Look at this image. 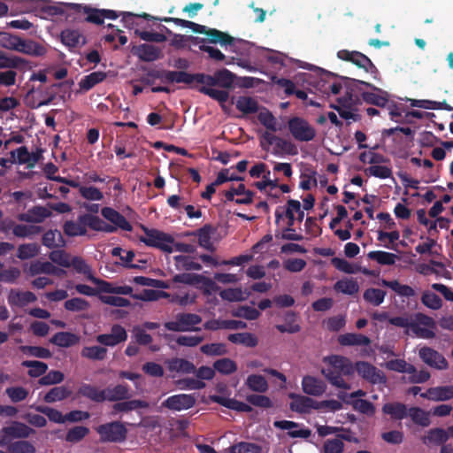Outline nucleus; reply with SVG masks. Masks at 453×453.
<instances>
[{
  "mask_svg": "<svg viewBox=\"0 0 453 453\" xmlns=\"http://www.w3.org/2000/svg\"><path fill=\"white\" fill-rule=\"evenodd\" d=\"M168 77V83H185L191 84L195 82V73H189L185 71H170L166 73Z\"/></svg>",
  "mask_w": 453,
  "mask_h": 453,
  "instance_id": "nucleus-59",
  "label": "nucleus"
},
{
  "mask_svg": "<svg viewBox=\"0 0 453 453\" xmlns=\"http://www.w3.org/2000/svg\"><path fill=\"white\" fill-rule=\"evenodd\" d=\"M174 265L178 271H200L202 265L194 261L193 257L185 255L173 257Z\"/></svg>",
  "mask_w": 453,
  "mask_h": 453,
  "instance_id": "nucleus-38",
  "label": "nucleus"
},
{
  "mask_svg": "<svg viewBox=\"0 0 453 453\" xmlns=\"http://www.w3.org/2000/svg\"><path fill=\"white\" fill-rule=\"evenodd\" d=\"M334 289L346 295H355L359 290L357 280L353 279L338 280L334 285Z\"/></svg>",
  "mask_w": 453,
  "mask_h": 453,
  "instance_id": "nucleus-61",
  "label": "nucleus"
},
{
  "mask_svg": "<svg viewBox=\"0 0 453 453\" xmlns=\"http://www.w3.org/2000/svg\"><path fill=\"white\" fill-rule=\"evenodd\" d=\"M420 396L433 402H445L453 399V385L429 388Z\"/></svg>",
  "mask_w": 453,
  "mask_h": 453,
  "instance_id": "nucleus-18",
  "label": "nucleus"
},
{
  "mask_svg": "<svg viewBox=\"0 0 453 453\" xmlns=\"http://www.w3.org/2000/svg\"><path fill=\"white\" fill-rule=\"evenodd\" d=\"M105 401L117 402L130 397V388L127 384H118L112 388H104Z\"/></svg>",
  "mask_w": 453,
  "mask_h": 453,
  "instance_id": "nucleus-30",
  "label": "nucleus"
},
{
  "mask_svg": "<svg viewBox=\"0 0 453 453\" xmlns=\"http://www.w3.org/2000/svg\"><path fill=\"white\" fill-rule=\"evenodd\" d=\"M141 228L144 232V235L139 237L141 242L165 253H172L173 251L174 238L173 235L156 228H149L143 225L141 226Z\"/></svg>",
  "mask_w": 453,
  "mask_h": 453,
  "instance_id": "nucleus-4",
  "label": "nucleus"
},
{
  "mask_svg": "<svg viewBox=\"0 0 453 453\" xmlns=\"http://www.w3.org/2000/svg\"><path fill=\"white\" fill-rule=\"evenodd\" d=\"M21 365L29 368L27 374L32 378L42 376L48 370L47 364L42 361L26 360L21 363Z\"/></svg>",
  "mask_w": 453,
  "mask_h": 453,
  "instance_id": "nucleus-48",
  "label": "nucleus"
},
{
  "mask_svg": "<svg viewBox=\"0 0 453 453\" xmlns=\"http://www.w3.org/2000/svg\"><path fill=\"white\" fill-rule=\"evenodd\" d=\"M107 352V349L104 346H86L81 349V356L90 360L102 361L105 359Z\"/></svg>",
  "mask_w": 453,
  "mask_h": 453,
  "instance_id": "nucleus-44",
  "label": "nucleus"
},
{
  "mask_svg": "<svg viewBox=\"0 0 453 453\" xmlns=\"http://www.w3.org/2000/svg\"><path fill=\"white\" fill-rule=\"evenodd\" d=\"M52 215L51 211L42 205H35L27 212L19 213L17 219L27 223H42L47 218Z\"/></svg>",
  "mask_w": 453,
  "mask_h": 453,
  "instance_id": "nucleus-17",
  "label": "nucleus"
},
{
  "mask_svg": "<svg viewBox=\"0 0 453 453\" xmlns=\"http://www.w3.org/2000/svg\"><path fill=\"white\" fill-rule=\"evenodd\" d=\"M77 394L95 403H103L105 401L104 389H99L96 386L88 383H82L78 388Z\"/></svg>",
  "mask_w": 453,
  "mask_h": 453,
  "instance_id": "nucleus-31",
  "label": "nucleus"
},
{
  "mask_svg": "<svg viewBox=\"0 0 453 453\" xmlns=\"http://www.w3.org/2000/svg\"><path fill=\"white\" fill-rule=\"evenodd\" d=\"M37 300L36 296L31 291H20L11 289L7 296L8 303L11 307L22 308L26 305L35 303Z\"/></svg>",
  "mask_w": 453,
  "mask_h": 453,
  "instance_id": "nucleus-20",
  "label": "nucleus"
},
{
  "mask_svg": "<svg viewBox=\"0 0 453 453\" xmlns=\"http://www.w3.org/2000/svg\"><path fill=\"white\" fill-rule=\"evenodd\" d=\"M367 257L376 261L378 264L382 265H392L395 263L397 256L394 253H389L381 250L370 251Z\"/></svg>",
  "mask_w": 453,
  "mask_h": 453,
  "instance_id": "nucleus-53",
  "label": "nucleus"
},
{
  "mask_svg": "<svg viewBox=\"0 0 453 453\" xmlns=\"http://www.w3.org/2000/svg\"><path fill=\"white\" fill-rule=\"evenodd\" d=\"M206 35L211 43H220L221 46H231L234 43V37L216 28H208Z\"/></svg>",
  "mask_w": 453,
  "mask_h": 453,
  "instance_id": "nucleus-40",
  "label": "nucleus"
},
{
  "mask_svg": "<svg viewBox=\"0 0 453 453\" xmlns=\"http://www.w3.org/2000/svg\"><path fill=\"white\" fill-rule=\"evenodd\" d=\"M320 75L319 78L314 81L312 83L318 91L324 96H330V85L333 80L340 79L344 82L343 76H339L332 72L325 71L319 68Z\"/></svg>",
  "mask_w": 453,
  "mask_h": 453,
  "instance_id": "nucleus-23",
  "label": "nucleus"
},
{
  "mask_svg": "<svg viewBox=\"0 0 453 453\" xmlns=\"http://www.w3.org/2000/svg\"><path fill=\"white\" fill-rule=\"evenodd\" d=\"M167 368L170 372H176L184 374L195 373V365L184 358L173 357L166 361Z\"/></svg>",
  "mask_w": 453,
  "mask_h": 453,
  "instance_id": "nucleus-32",
  "label": "nucleus"
},
{
  "mask_svg": "<svg viewBox=\"0 0 453 453\" xmlns=\"http://www.w3.org/2000/svg\"><path fill=\"white\" fill-rule=\"evenodd\" d=\"M230 453H260L261 447L253 442L240 441L229 448Z\"/></svg>",
  "mask_w": 453,
  "mask_h": 453,
  "instance_id": "nucleus-64",
  "label": "nucleus"
},
{
  "mask_svg": "<svg viewBox=\"0 0 453 453\" xmlns=\"http://www.w3.org/2000/svg\"><path fill=\"white\" fill-rule=\"evenodd\" d=\"M73 9V12L76 14H86L85 21L96 25H102L104 23L102 9L92 8L88 5L73 4L70 5Z\"/></svg>",
  "mask_w": 453,
  "mask_h": 453,
  "instance_id": "nucleus-25",
  "label": "nucleus"
},
{
  "mask_svg": "<svg viewBox=\"0 0 453 453\" xmlns=\"http://www.w3.org/2000/svg\"><path fill=\"white\" fill-rule=\"evenodd\" d=\"M324 362L328 364L326 368L321 370L325 378L338 388L349 389V384L342 378L343 375L349 376L354 372V366L349 359L342 356L332 355L326 357Z\"/></svg>",
  "mask_w": 453,
  "mask_h": 453,
  "instance_id": "nucleus-2",
  "label": "nucleus"
},
{
  "mask_svg": "<svg viewBox=\"0 0 453 453\" xmlns=\"http://www.w3.org/2000/svg\"><path fill=\"white\" fill-rule=\"evenodd\" d=\"M196 404V397L193 395L178 394L166 398L162 403V407L171 411H180L188 410Z\"/></svg>",
  "mask_w": 453,
  "mask_h": 453,
  "instance_id": "nucleus-15",
  "label": "nucleus"
},
{
  "mask_svg": "<svg viewBox=\"0 0 453 453\" xmlns=\"http://www.w3.org/2000/svg\"><path fill=\"white\" fill-rule=\"evenodd\" d=\"M245 385L254 392L264 394L268 390L266 379L260 374H250L245 380Z\"/></svg>",
  "mask_w": 453,
  "mask_h": 453,
  "instance_id": "nucleus-39",
  "label": "nucleus"
},
{
  "mask_svg": "<svg viewBox=\"0 0 453 453\" xmlns=\"http://www.w3.org/2000/svg\"><path fill=\"white\" fill-rule=\"evenodd\" d=\"M73 85V81H65L53 83L45 88L40 86L37 90L42 95V100L38 103L37 107L50 104L58 96L65 101L66 95L71 96Z\"/></svg>",
  "mask_w": 453,
  "mask_h": 453,
  "instance_id": "nucleus-8",
  "label": "nucleus"
},
{
  "mask_svg": "<svg viewBox=\"0 0 453 453\" xmlns=\"http://www.w3.org/2000/svg\"><path fill=\"white\" fill-rule=\"evenodd\" d=\"M302 387L304 393L315 396L321 395L326 388L323 380L310 375L303 378Z\"/></svg>",
  "mask_w": 453,
  "mask_h": 453,
  "instance_id": "nucleus-27",
  "label": "nucleus"
},
{
  "mask_svg": "<svg viewBox=\"0 0 453 453\" xmlns=\"http://www.w3.org/2000/svg\"><path fill=\"white\" fill-rule=\"evenodd\" d=\"M105 78L106 73L104 72H93L81 80L79 82L80 88L84 91H88L98 83L104 81Z\"/></svg>",
  "mask_w": 453,
  "mask_h": 453,
  "instance_id": "nucleus-41",
  "label": "nucleus"
},
{
  "mask_svg": "<svg viewBox=\"0 0 453 453\" xmlns=\"http://www.w3.org/2000/svg\"><path fill=\"white\" fill-rule=\"evenodd\" d=\"M53 268L54 265L50 262H42L40 260H36L31 263L28 271L31 276H35L42 273L50 275V273H53Z\"/></svg>",
  "mask_w": 453,
  "mask_h": 453,
  "instance_id": "nucleus-63",
  "label": "nucleus"
},
{
  "mask_svg": "<svg viewBox=\"0 0 453 453\" xmlns=\"http://www.w3.org/2000/svg\"><path fill=\"white\" fill-rule=\"evenodd\" d=\"M134 18H142L146 20H158V21H164L166 23L173 22L177 26H180L183 27L190 28L193 32L198 33V34H204L206 35L208 27H206L203 25L196 24L193 21L179 19V18H173V17H156L152 16L149 13L143 12L141 15H136L132 12H122V21L126 24L133 23V20Z\"/></svg>",
  "mask_w": 453,
  "mask_h": 453,
  "instance_id": "nucleus-5",
  "label": "nucleus"
},
{
  "mask_svg": "<svg viewBox=\"0 0 453 453\" xmlns=\"http://www.w3.org/2000/svg\"><path fill=\"white\" fill-rule=\"evenodd\" d=\"M408 416L413 423L422 427H427L431 424L429 412L424 411L420 407H411L408 411Z\"/></svg>",
  "mask_w": 453,
  "mask_h": 453,
  "instance_id": "nucleus-45",
  "label": "nucleus"
},
{
  "mask_svg": "<svg viewBox=\"0 0 453 453\" xmlns=\"http://www.w3.org/2000/svg\"><path fill=\"white\" fill-rule=\"evenodd\" d=\"M409 409L404 403L395 402L385 403L382 407L384 414L389 415L391 418L402 420L408 417Z\"/></svg>",
  "mask_w": 453,
  "mask_h": 453,
  "instance_id": "nucleus-36",
  "label": "nucleus"
},
{
  "mask_svg": "<svg viewBox=\"0 0 453 453\" xmlns=\"http://www.w3.org/2000/svg\"><path fill=\"white\" fill-rule=\"evenodd\" d=\"M355 369L360 377L371 384H385L387 381L384 372L366 361H357Z\"/></svg>",
  "mask_w": 453,
  "mask_h": 453,
  "instance_id": "nucleus-12",
  "label": "nucleus"
},
{
  "mask_svg": "<svg viewBox=\"0 0 453 453\" xmlns=\"http://www.w3.org/2000/svg\"><path fill=\"white\" fill-rule=\"evenodd\" d=\"M135 54L145 62H153L161 58V50L155 45L143 43L137 47Z\"/></svg>",
  "mask_w": 453,
  "mask_h": 453,
  "instance_id": "nucleus-33",
  "label": "nucleus"
},
{
  "mask_svg": "<svg viewBox=\"0 0 453 453\" xmlns=\"http://www.w3.org/2000/svg\"><path fill=\"white\" fill-rule=\"evenodd\" d=\"M10 453H35V447L28 441L18 440L12 442L7 441L5 446Z\"/></svg>",
  "mask_w": 453,
  "mask_h": 453,
  "instance_id": "nucleus-49",
  "label": "nucleus"
},
{
  "mask_svg": "<svg viewBox=\"0 0 453 453\" xmlns=\"http://www.w3.org/2000/svg\"><path fill=\"white\" fill-rule=\"evenodd\" d=\"M201 322V316L195 313L182 312L175 316V320L165 322L164 326L173 332H197L201 329L196 326Z\"/></svg>",
  "mask_w": 453,
  "mask_h": 453,
  "instance_id": "nucleus-9",
  "label": "nucleus"
},
{
  "mask_svg": "<svg viewBox=\"0 0 453 453\" xmlns=\"http://www.w3.org/2000/svg\"><path fill=\"white\" fill-rule=\"evenodd\" d=\"M88 434L89 429L88 427L76 426L67 431L65 440L71 443H77L83 440Z\"/></svg>",
  "mask_w": 453,
  "mask_h": 453,
  "instance_id": "nucleus-60",
  "label": "nucleus"
},
{
  "mask_svg": "<svg viewBox=\"0 0 453 453\" xmlns=\"http://www.w3.org/2000/svg\"><path fill=\"white\" fill-rule=\"evenodd\" d=\"M64 307L68 311L79 312L88 310L90 304L86 299L81 297H73L66 300L64 303Z\"/></svg>",
  "mask_w": 453,
  "mask_h": 453,
  "instance_id": "nucleus-62",
  "label": "nucleus"
},
{
  "mask_svg": "<svg viewBox=\"0 0 453 453\" xmlns=\"http://www.w3.org/2000/svg\"><path fill=\"white\" fill-rule=\"evenodd\" d=\"M286 324L276 325V329L280 333L296 334L301 330V326L296 323V314L294 311H288L284 316Z\"/></svg>",
  "mask_w": 453,
  "mask_h": 453,
  "instance_id": "nucleus-46",
  "label": "nucleus"
},
{
  "mask_svg": "<svg viewBox=\"0 0 453 453\" xmlns=\"http://www.w3.org/2000/svg\"><path fill=\"white\" fill-rule=\"evenodd\" d=\"M211 399L213 403H219L226 408L240 412H250L252 408L250 404L238 401L234 398H227L221 395H211Z\"/></svg>",
  "mask_w": 453,
  "mask_h": 453,
  "instance_id": "nucleus-28",
  "label": "nucleus"
},
{
  "mask_svg": "<svg viewBox=\"0 0 453 453\" xmlns=\"http://www.w3.org/2000/svg\"><path fill=\"white\" fill-rule=\"evenodd\" d=\"M148 405V403L143 400L134 399L117 403L114 404L113 409L116 411L127 412L137 409L147 408Z\"/></svg>",
  "mask_w": 453,
  "mask_h": 453,
  "instance_id": "nucleus-55",
  "label": "nucleus"
},
{
  "mask_svg": "<svg viewBox=\"0 0 453 453\" xmlns=\"http://www.w3.org/2000/svg\"><path fill=\"white\" fill-rule=\"evenodd\" d=\"M419 358L428 366L437 370H446L449 363L437 350L431 347L424 346L418 349Z\"/></svg>",
  "mask_w": 453,
  "mask_h": 453,
  "instance_id": "nucleus-14",
  "label": "nucleus"
},
{
  "mask_svg": "<svg viewBox=\"0 0 453 453\" xmlns=\"http://www.w3.org/2000/svg\"><path fill=\"white\" fill-rule=\"evenodd\" d=\"M288 129L292 136L299 142H310L314 139L316 130L307 120L300 117H293L288 120Z\"/></svg>",
  "mask_w": 453,
  "mask_h": 453,
  "instance_id": "nucleus-10",
  "label": "nucleus"
},
{
  "mask_svg": "<svg viewBox=\"0 0 453 453\" xmlns=\"http://www.w3.org/2000/svg\"><path fill=\"white\" fill-rule=\"evenodd\" d=\"M337 341L342 346H368L371 343L369 337L354 333L341 334L338 336Z\"/></svg>",
  "mask_w": 453,
  "mask_h": 453,
  "instance_id": "nucleus-34",
  "label": "nucleus"
},
{
  "mask_svg": "<svg viewBox=\"0 0 453 453\" xmlns=\"http://www.w3.org/2000/svg\"><path fill=\"white\" fill-rule=\"evenodd\" d=\"M71 395V391L64 386L52 388L43 397L46 403H55L62 401Z\"/></svg>",
  "mask_w": 453,
  "mask_h": 453,
  "instance_id": "nucleus-54",
  "label": "nucleus"
},
{
  "mask_svg": "<svg viewBox=\"0 0 453 453\" xmlns=\"http://www.w3.org/2000/svg\"><path fill=\"white\" fill-rule=\"evenodd\" d=\"M14 50L34 57H41L46 53V49L33 40H24L18 37Z\"/></svg>",
  "mask_w": 453,
  "mask_h": 453,
  "instance_id": "nucleus-21",
  "label": "nucleus"
},
{
  "mask_svg": "<svg viewBox=\"0 0 453 453\" xmlns=\"http://www.w3.org/2000/svg\"><path fill=\"white\" fill-rule=\"evenodd\" d=\"M40 252V246L35 242L23 243L18 247L17 257L27 260L36 257Z\"/></svg>",
  "mask_w": 453,
  "mask_h": 453,
  "instance_id": "nucleus-50",
  "label": "nucleus"
},
{
  "mask_svg": "<svg viewBox=\"0 0 453 453\" xmlns=\"http://www.w3.org/2000/svg\"><path fill=\"white\" fill-rule=\"evenodd\" d=\"M80 338L77 334L70 332L56 333L50 339V342L62 348H69L77 344Z\"/></svg>",
  "mask_w": 453,
  "mask_h": 453,
  "instance_id": "nucleus-37",
  "label": "nucleus"
},
{
  "mask_svg": "<svg viewBox=\"0 0 453 453\" xmlns=\"http://www.w3.org/2000/svg\"><path fill=\"white\" fill-rule=\"evenodd\" d=\"M228 341L234 344H242L245 347L254 348L257 345V338L251 333L231 334L227 337Z\"/></svg>",
  "mask_w": 453,
  "mask_h": 453,
  "instance_id": "nucleus-42",
  "label": "nucleus"
},
{
  "mask_svg": "<svg viewBox=\"0 0 453 453\" xmlns=\"http://www.w3.org/2000/svg\"><path fill=\"white\" fill-rule=\"evenodd\" d=\"M380 284L383 287L389 288L401 297L411 298L416 296L415 290L411 286L401 284L397 280H388L382 279Z\"/></svg>",
  "mask_w": 453,
  "mask_h": 453,
  "instance_id": "nucleus-35",
  "label": "nucleus"
},
{
  "mask_svg": "<svg viewBox=\"0 0 453 453\" xmlns=\"http://www.w3.org/2000/svg\"><path fill=\"white\" fill-rule=\"evenodd\" d=\"M449 438V431L443 428H432L426 435L422 438L424 444L427 446H439L443 445Z\"/></svg>",
  "mask_w": 453,
  "mask_h": 453,
  "instance_id": "nucleus-29",
  "label": "nucleus"
},
{
  "mask_svg": "<svg viewBox=\"0 0 453 453\" xmlns=\"http://www.w3.org/2000/svg\"><path fill=\"white\" fill-rule=\"evenodd\" d=\"M386 294V291L382 289L370 288L364 292L363 297L365 302L373 306H379L383 303Z\"/></svg>",
  "mask_w": 453,
  "mask_h": 453,
  "instance_id": "nucleus-56",
  "label": "nucleus"
},
{
  "mask_svg": "<svg viewBox=\"0 0 453 453\" xmlns=\"http://www.w3.org/2000/svg\"><path fill=\"white\" fill-rule=\"evenodd\" d=\"M42 231V227L40 226L16 224L13 229V235L18 238H32Z\"/></svg>",
  "mask_w": 453,
  "mask_h": 453,
  "instance_id": "nucleus-47",
  "label": "nucleus"
},
{
  "mask_svg": "<svg viewBox=\"0 0 453 453\" xmlns=\"http://www.w3.org/2000/svg\"><path fill=\"white\" fill-rule=\"evenodd\" d=\"M42 243L49 249L62 247L65 244L61 232L58 229L47 231L42 235Z\"/></svg>",
  "mask_w": 453,
  "mask_h": 453,
  "instance_id": "nucleus-43",
  "label": "nucleus"
},
{
  "mask_svg": "<svg viewBox=\"0 0 453 453\" xmlns=\"http://www.w3.org/2000/svg\"><path fill=\"white\" fill-rule=\"evenodd\" d=\"M235 106L237 110L244 114H252L258 111V104L257 100L250 96H240Z\"/></svg>",
  "mask_w": 453,
  "mask_h": 453,
  "instance_id": "nucleus-51",
  "label": "nucleus"
},
{
  "mask_svg": "<svg viewBox=\"0 0 453 453\" xmlns=\"http://www.w3.org/2000/svg\"><path fill=\"white\" fill-rule=\"evenodd\" d=\"M102 216L110 221L112 225H110L100 219L98 216L96 217L95 226L93 230L104 232V233H114L118 228L131 232L133 230L132 225L127 220V219L120 214L118 211L111 207H104L101 210Z\"/></svg>",
  "mask_w": 453,
  "mask_h": 453,
  "instance_id": "nucleus-3",
  "label": "nucleus"
},
{
  "mask_svg": "<svg viewBox=\"0 0 453 453\" xmlns=\"http://www.w3.org/2000/svg\"><path fill=\"white\" fill-rule=\"evenodd\" d=\"M337 57L342 60L351 62L357 67L364 69L366 73H378V69L372 62V60L366 55L359 51L341 50L337 52Z\"/></svg>",
  "mask_w": 453,
  "mask_h": 453,
  "instance_id": "nucleus-11",
  "label": "nucleus"
},
{
  "mask_svg": "<svg viewBox=\"0 0 453 453\" xmlns=\"http://www.w3.org/2000/svg\"><path fill=\"white\" fill-rule=\"evenodd\" d=\"M213 368L223 375H230L236 372L237 365L234 360L228 357H224L216 360L213 363Z\"/></svg>",
  "mask_w": 453,
  "mask_h": 453,
  "instance_id": "nucleus-52",
  "label": "nucleus"
},
{
  "mask_svg": "<svg viewBox=\"0 0 453 453\" xmlns=\"http://www.w3.org/2000/svg\"><path fill=\"white\" fill-rule=\"evenodd\" d=\"M292 402L290 403V409L299 413H309L311 410H316L317 401L304 395L290 394Z\"/></svg>",
  "mask_w": 453,
  "mask_h": 453,
  "instance_id": "nucleus-22",
  "label": "nucleus"
},
{
  "mask_svg": "<svg viewBox=\"0 0 453 453\" xmlns=\"http://www.w3.org/2000/svg\"><path fill=\"white\" fill-rule=\"evenodd\" d=\"M101 442L121 443L127 440V429L120 421H111L96 428Z\"/></svg>",
  "mask_w": 453,
  "mask_h": 453,
  "instance_id": "nucleus-6",
  "label": "nucleus"
},
{
  "mask_svg": "<svg viewBox=\"0 0 453 453\" xmlns=\"http://www.w3.org/2000/svg\"><path fill=\"white\" fill-rule=\"evenodd\" d=\"M215 232L216 227L211 224H205L196 232L188 233L187 235H196L198 237L199 245L207 250L212 251L214 248L211 242V235Z\"/></svg>",
  "mask_w": 453,
  "mask_h": 453,
  "instance_id": "nucleus-24",
  "label": "nucleus"
},
{
  "mask_svg": "<svg viewBox=\"0 0 453 453\" xmlns=\"http://www.w3.org/2000/svg\"><path fill=\"white\" fill-rule=\"evenodd\" d=\"M216 84L224 88H230L234 81V74L223 68L215 72Z\"/></svg>",
  "mask_w": 453,
  "mask_h": 453,
  "instance_id": "nucleus-58",
  "label": "nucleus"
},
{
  "mask_svg": "<svg viewBox=\"0 0 453 453\" xmlns=\"http://www.w3.org/2000/svg\"><path fill=\"white\" fill-rule=\"evenodd\" d=\"M344 79V88H348L349 96L342 99L346 105L358 104L364 101L368 104H372L380 108H385L388 104L390 95L372 83L349 77Z\"/></svg>",
  "mask_w": 453,
  "mask_h": 453,
  "instance_id": "nucleus-1",
  "label": "nucleus"
},
{
  "mask_svg": "<svg viewBox=\"0 0 453 453\" xmlns=\"http://www.w3.org/2000/svg\"><path fill=\"white\" fill-rule=\"evenodd\" d=\"M436 324L432 317L422 312L411 314L409 323L410 329L417 337L422 339H433L435 337Z\"/></svg>",
  "mask_w": 453,
  "mask_h": 453,
  "instance_id": "nucleus-7",
  "label": "nucleus"
},
{
  "mask_svg": "<svg viewBox=\"0 0 453 453\" xmlns=\"http://www.w3.org/2000/svg\"><path fill=\"white\" fill-rule=\"evenodd\" d=\"M31 67L30 62L26 58L8 55L6 52L0 50V69H19L25 71Z\"/></svg>",
  "mask_w": 453,
  "mask_h": 453,
  "instance_id": "nucleus-19",
  "label": "nucleus"
},
{
  "mask_svg": "<svg viewBox=\"0 0 453 453\" xmlns=\"http://www.w3.org/2000/svg\"><path fill=\"white\" fill-rule=\"evenodd\" d=\"M61 42L69 48H76L81 43L82 38L81 33L77 30L65 29L61 32Z\"/></svg>",
  "mask_w": 453,
  "mask_h": 453,
  "instance_id": "nucleus-57",
  "label": "nucleus"
},
{
  "mask_svg": "<svg viewBox=\"0 0 453 453\" xmlns=\"http://www.w3.org/2000/svg\"><path fill=\"white\" fill-rule=\"evenodd\" d=\"M0 433L4 434L5 440L8 441L10 439L24 440L35 434V430L22 422L13 421L10 426L3 427Z\"/></svg>",
  "mask_w": 453,
  "mask_h": 453,
  "instance_id": "nucleus-16",
  "label": "nucleus"
},
{
  "mask_svg": "<svg viewBox=\"0 0 453 453\" xmlns=\"http://www.w3.org/2000/svg\"><path fill=\"white\" fill-rule=\"evenodd\" d=\"M127 339V330L119 324H114L111 333L101 334L96 336V341L104 347H115Z\"/></svg>",
  "mask_w": 453,
  "mask_h": 453,
  "instance_id": "nucleus-13",
  "label": "nucleus"
},
{
  "mask_svg": "<svg viewBox=\"0 0 453 453\" xmlns=\"http://www.w3.org/2000/svg\"><path fill=\"white\" fill-rule=\"evenodd\" d=\"M273 426L276 428L281 430H288V434L292 438H308L311 436V432L308 428H302L298 430H293L294 428H297L299 424L294 421L289 420H277L274 421Z\"/></svg>",
  "mask_w": 453,
  "mask_h": 453,
  "instance_id": "nucleus-26",
  "label": "nucleus"
}]
</instances>
